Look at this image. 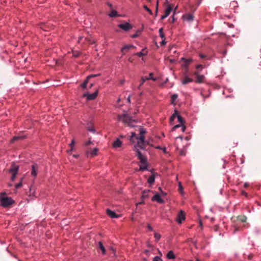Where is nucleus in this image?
<instances>
[{"label": "nucleus", "mask_w": 261, "mask_h": 261, "mask_svg": "<svg viewBox=\"0 0 261 261\" xmlns=\"http://www.w3.org/2000/svg\"><path fill=\"white\" fill-rule=\"evenodd\" d=\"M0 202L2 206L7 207L13 204L14 201L11 197L7 196L6 193L4 192L0 194Z\"/></svg>", "instance_id": "1"}, {"label": "nucleus", "mask_w": 261, "mask_h": 261, "mask_svg": "<svg viewBox=\"0 0 261 261\" xmlns=\"http://www.w3.org/2000/svg\"><path fill=\"white\" fill-rule=\"evenodd\" d=\"M118 120L122 122L123 123L127 124L128 125L131 127H134L136 126L132 124L133 122H136L135 120L133 119L132 116H130L126 114H123L118 116Z\"/></svg>", "instance_id": "2"}, {"label": "nucleus", "mask_w": 261, "mask_h": 261, "mask_svg": "<svg viewBox=\"0 0 261 261\" xmlns=\"http://www.w3.org/2000/svg\"><path fill=\"white\" fill-rule=\"evenodd\" d=\"M137 142L134 145V147H139V148L141 150H145L146 149V140L145 138L144 135H140L137 137Z\"/></svg>", "instance_id": "3"}, {"label": "nucleus", "mask_w": 261, "mask_h": 261, "mask_svg": "<svg viewBox=\"0 0 261 261\" xmlns=\"http://www.w3.org/2000/svg\"><path fill=\"white\" fill-rule=\"evenodd\" d=\"M140 149L139 147H135V150L136 152V155L138 157L142 164H145L147 162V158L142 154Z\"/></svg>", "instance_id": "4"}, {"label": "nucleus", "mask_w": 261, "mask_h": 261, "mask_svg": "<svg viewBox=\"0 0 261 261\" xmlns=\"http://www.w3.org/2000/svg\"><path fill=\"white\" fill-rule=\"evenodd\" d=\"M19 167L18 165H16L14 163H13L11 165V168L9 169V171L12 173L11 180H13L16 177V176L18 173Z\"/></svg>", "instance_id": "5"}, {"label": "nucleus", "mask_w": 261, "mask_h": 261, "mask_svg": "<svg viewBox=\"0 0 261 261\" xmlns=\"http://www.w3.org/2000/svg\"><path fill=\"white\" fill-rule=\"evenodd\" d=\"M98 91H95L93 93H86L83 95V97H86L87 100H91L94 99L97 96Z\"/></svg>", "instance_id": "6"}, {"label": "nucleus", "mask_w": 261, "mask_h": 261, "mask_svg": "<svg viewBox=\"0 0 261 261\" xmlns=\"http://www.w3.org/2000/svg\"><path fill=\"white\" fill-rule=\"evenodd\" d=\"M118 27L125 32H127L133 28L132 25L128 22H125L124 23L119 24Z\"/></svg>", "instance_id": "7"}, {"label": "nucleus", "mask_w": 261, "mask_h": 261, "mask_svg": "<svg viewBox=\"0 0 261 261\" xmlns=\"http://www.w3.org/2000/svg\"><path fill=\"white\" fill-rule=\"evenodd\" d=\"M172 10V8L171 5H169L166 8L165 11V14L164 15H162L161 17V19L163 20L167 17L170 14Z\"/></svg>", "instance_id": "8"}, {"label": "nucleus", "mask_w": 261, "mask_h": 261, "mask_svg": "<svg viewBox=\"0 0 261 261\" xmlns=\"http://www.w3.org/2000/svg\"><path fill=\"white\" fill-rule=\"evenodd\" d=\"M185 220V215L184 212L182 210L180 211L176 221L178 224H180Z\"/></svg>", "instance_id": "9"}, {"label": "nucleus", "mask_w": 261, "mask_h": 261, "mask_svg": "<svg viewBox=\"0 0 261 261\" xmlns=\"http://www.w3.org/2000/svg\"><path fill=\"white\" fill-rule=\"evenodd\" d=\"M151 200L153 201H156L159 203H164V200L161 198V196L159 194L157 193L155 194L152 198Z\"/></svg>", "instance_id": "10"}, {"label": "nucleus", "mask_w": 261, "mask_h": 261, "mask_svg": "<svg viewBox=\"0 0 261 261\" xmlns=\"http://www.w3.org/2000/svg\"><path fill=\"white\" fill-rule=\"evenodd\" d=\"M38 169V166L37 164H33L32 165V171H31V175L33 176L34 178H36L37 175V171Z\"/></svg>", "instance_id": "11"}, {"label": "nucleus", "mask_w": 261, "mask_h": 261, "mask_svg": "<svg viewBox=\"0 0 261 261\" xmlns=\"http://www.w3.org/2000/svg\"><path fill=\"white\" fill-rule=\"evenodd\" d=\"M194 74L196 76V82L199 84L202 83L204 79V76L203 75H200L198 71L195 72Z\"/></svg>", "instance_id": "12"}, {"label": "nucleus", "mask_w": 261, "mask_h": 261, "mask_svg": "<svg viewBox=\"0 0 261 261\" xmlns=\"http://www.w3.org/2000/svg\"><path fill=\"white\" fill-rule=\"evenodd\" d=\"M192 82H193V79L188 77L187 73H185L184 74V78L181 81V84L182 85H186V84L191 83Z\"/></svg>", "instance_id": "13"}, {"label": "nucleus", "mask_w": 261, "mask_h": 261, "mask_svg": "<svg viewBox=\"0 0 261 261\" xmlns=\"http://www.w3.org/2000/svg\"><path fill=\"white\" fill-rule=\"evenodd\" d=\"M97 151H98L97 148H94L92 150H88L86 152L87 156L88 157H89V156H93L96 155L97 153Z\"/></svg>", "instance_id": "14"}, {"label": "nucleus", "mask_w": 261, "mask_h": 261, "mask_svg": "<svg viewBox=\"0 0 261 261\" xmlns=\"http://www.w3.org/2000/svg\"><path fill=\"white\" fill-rule=\"evenodd\" d=\"M230 7L231 9L233 10L234 12L236 13L238 8V2L236 1H233L231 2L230 3Z\"/></svg>", "instance_id": "15"}, {"label": "nucleus", "mask_w": 261, "mask_h": 261, "mask_svg": "<svg viewBox=\"0 0 261 261\" xmlns=\"http://www.w3.org/2000/svg\"><path fill=\"white\" fill-rule=\"evenodd\" d=\"M107 214L112 218H117L119 217V216L117 215L115 212L111 211L110 209L107 210Z\"/></svg>", "instance_id": "16"}, {"label": "nucleus", "mask_w": 261, "mask_h": 261, "mask_svg": "<svg viewBox=\"0 0 261 261\" xmlns=\"http://www.w3.org/2000/svg\"><path fill=\"white\" fill-rule=\"evenodd\" d=\"M181 60L184 62L183 66L185 67H187L190 63L192 61V58L186 59L184 57L181 58Z\"/></svg>", "instance_id": "17"}, {"label": "nucleus", "mask_w": 261, "mask_h": 261, "mask_svg": "<svg viewBox=\"0 0 261 261\" xmlns=\"http://www.w3.org/2000/svg\"><path fill=\"white\" fill-rule=\"evenodd\" d=\"M182 18L184 20H186L187 21H191L193 20L194 16L192 14H188L184 15Z\"/></svg>", "instance_id": "18"}, {"label": "nucleus", "mask_w": 261, "mask_h": 261, "mask_svg": "<svg viewBox=\"0 0 261 261\" xmlns=\"http://www.w3.org/2000/svg\"><path fill=\"white\" fill-rule=\"evenodd\" d=\"M151 191L150 190H145L142 192V194L141 195V199L144 200L145 199L148 198L149 197V193Z\"/></svg>", "instance_id": "19"}, {"label": "nucleus", "mask_w": 261, "mask_h": 261, "mask_svg": "<svg viewBox=\"0 0 261 261\" xmlns=\"http://www.w3.org/2000/svg\"><path fill=\"white\" fill-rule=\"evenodd\" d=\"M122 144V141H121L118 138H117L113 143L112 146L114 148H117L120 147Z\"/></svg>", "instance_id": "20"}, {"label": "nucleus", "mask_w": 261, "mask_h": 261, "mask_svg": "<svg viewBox=\"0 0 261 261\" xmlns=\"http://www.w3.org/2000/svg\"><path fill=\"white\" fill-rule=\"evenodd\" d=\"M135 46L132 44H129V45H126L125 46H124L121 49V51L122 52H123V55H124L125 54L124 51L125 50H129V49H130L131 48H135Z\"/></svg>", "instance_id": "21"}, {"label": "nucleus", "mask_w": 261, "mask_h": 261, "mask_svg": "<svg viewBox=\"0 0 261 261\" xmlns=\"http://www.w3.org/2000/svg\"><path fill=\"white\" fill-rule=\"evenodd\" d=\"M166 256L167 258L169 259H173L176 257L175 255L174 254L173 251L172 250L169 251Z\"/></svg>", "instance_id": "22"}, {"label": "nucleus", "mask_w": 261, "mask_h": 261, "mask_svg": "<svg viewBox=\"0 0 261 261\" xmlns=\"http://www.w3.org/2000/svg\"><path fill=\"white\" fill-rule=\"evenodd\" d=\"M147 54V51L146 50V48H143L140 52L136 53V55L138 57L145 56Z\"/></svg>", "instance_id": "23"}, {"label": "nucleus", "mask_w": 261, "mask_h": 261, "mask_svg": "<svg viewBox=\"0 0 261 261\" xmlns=\"http://www.w3.org/2000/svg\"><path fill=\"white\" fill-rule=\"evenodd\" d=\"M98 247L99 248V249L101 250V251L102 252V254L103 255L105 254H106V249H105L104 246L103 245L102 242H99L98 243Z\"/></svg>", "instance_id": "24"}, {"label": "nucleus", "mask_w": 261, "mask_h": 261, "mask_svg": "<svg viewBox=\"0 0 261 261\" xmlns=\"http://www.w3.org/2000/svg\"><path fill=\"white\" fill-rule=\"evenodd\" d=\"M155 181V176L154 175H151L147 179V182L148 184L151 185L154 183Z\"/></svg>", "instance_id": "25"}, {"label": "nucleus", "mask_w": 261, "mask_h": 261, "mask_svg": "<svg viewBox=\"0 0 261 261\" xmlns=\"http://www.w3.org/2000/svg\"><path fill=\"white\" fill-rule=\"evenodd\" d=\"M139 128V135H144V134L146 133V129H145L144 128H143L142 126H139L138 127Z\"/></svg>", "instance_id": "26"}, {"label": "nucleus", "mask_w": 261, "mask_h": 261, "mask_svg": "<svg viewBox=\"0 0 261 261\" xmlns=\"http://www.w3.org/2000/svg\"><path fill=\"white\" fill-rule=\"evenodd\" d=\"M176 117L178 119V121L179 122V124L182 125L184 123V119L178 113H177V116Z\"/></svg>", "instance_id": "27"}, {"label": "nucleus", "mask_w": 261, "mask_h": 261, "mask_svg": "<svg viewBox=\"0 0 261 261\" xmlns=\"http://www.w3.org/2000/svg\"><path fill=\"white\" fill-rule=\"evenodd\" d=\"M89 82V79L87 77L84 82L81 84V86L83 89H86L87 86Z\"/></svg>", "instance_id": "28"}, {"label": "nucleus", "mask_w": 261, "mask_h": 261, "mask_svg": "<svg viewBox=\"0 0 261 261\" xmlns=\"http://www.w3.org/2000/svg\"><path fill=\"white\" fill-rule=\"evenodd\" d=\"M108 15L110 17H115V16H119V15L118 14V13L117 11H115V10H113Z\"/></svg>", "instance_id": "29"}, {"label": "nucleus", "mask_w": 261, "mask_h": 261, "mask_svg": "<svg viewBox=\"0 0 261 261\" xmlns=\"http://www.w3.org/2000/svg\"><path fill=\"white\" fill-rule=\"evenodd\" d=\"M147 167H148V165H147V163L146 162V163L145 164H143L142 166H140L139 170L142 171L147 170Z\"/></svg>", "instance_id": "30"}, {"label": "nucleus", "mask_w": 261, "mask_h": 261, "mask_svg": "<svg viewBox=\"0 0 261 261\" xmlns=\"http://www.w3.org/2000/svg\"><path fill=\"white\" fill-rule=\"evenodd\" d=\"M177 111L176 110H175V113L171 116L170 118V122H173L176 118H177Z\"/></svg>", "instance_id": "31"}, {"label": "nucleus", "mask_w": 261, "mask_h": 261, "mask_svg": "<svg viewBox=\"0 0 261 261\" xmlns=\"http://www.w3.org/2000/svg\"><path fill=\"white\" fill-rule=\"evenodd\" d=\"M152 75H153V73H150L149 74V76L148 77H145V80H146L147 81V80H151L152 81H155L156 79L153 77Z\"/></svg>", "instance_id": "32"}, {"label": "nucleus", "mask_w": 261, "mask_h": 261, "mask_svg": "<svg viewBox=\"0 0 261 261\" xmlns=\"http://www.w3.org/2000/svg\"><path fill=\"white\" fill-rule=\"evenodd\" d=\"M154 237L156 242H158L161 238V235L157 232L154 233Z\"/></svg>", "instance_id": "33"}, {"label": "nucleus", "mask_w": 261, "mask_h": 261, "mask_svg": "<svg viewBox=\"0 0 261 261\" xmlns=\"http://www.w3.org/2000/svg\"><path fill=\"white\" fill-rule=\"evenodd\" d=\"M163 28H160V29H159V34H160V37L161 38H162V39H163V38H165V35H164V33H163Z\"/></svg>", "instance_id": "34"}, {"label": "nucleus", "mask_w": 261, "mask_h": 261, "mask_svg": "<svg viewBox=\"0 0 261 261\" xmlns=\"http://www.w3.org/2000/svg\"><path fill=\"white\" fill-rule=\"evenodd\" d=\"M85 40L87 41V42H88V43L89 44H94L95 43L94 40L93 39L91 38H85Z\"/></svg>", "instance_id": "35"}, {"label": "nucleus", "mask_w": 261, "mask_h": 261, "mask_svg": "<svg viewBox=\"0 0 261 261\" xmlns=\"http://www.w3.org/2000/svg\"><path fill=\"white\" fill-rule=\"evenodd\" d=\"M140 33H141V31L139 30H137L134 34H133L131 36V37L133 38H136L140 35Z\"/></svg>", "instance_id": "36"}, {"label": "nucleus", "mask_w": 261, "mask_h": 261, "mask_svg": "<svg viewBox=\"0 0 261 261\" xmlns=\"http://www.w3.org/2000/svg\"><path fill=\"white\" fill-rule=\"evenodd\" d=\"M81 53L79 51H77V50H75V51H72V54H73V56L74 57H78L80 55Z\"/></svg>", "instance_id": "37"}, {"label": "nucleus", "mask_w": 261, "mask_h": 261, "mask_svg": "<svg viewBox=\"0 0 261 261\" xmlns=\"http://www.w3.org/2000/svg\"><path fill=\"white\" fill-rule=\"evenodd\" d=\"M147 81L145 80V77H142L141 78V82L140 83V85H139L138 88L140 89L141 88V86L144 84V83Z\"/></svg>", "instance_id": "38"}, {"label": "nucleus", "mask_w": 261, "mask_h": 261, "mask_svg": "<svg viewBox=\"0 0 261 261\" xmlns=\"http://www.w3.org/2000/svg\"><path fill=\"white\" fill-rule=\"evenodd\" d=\"M178 95L177 94H174L171 96V99L172 101V102H173L174 101H175L177 98Z\"/></svg>", "instance_id": "39"}, {"label": "nucleus", "mask_w": 261, "mask_h": 261, "mask_svg": "<svg viewBox=\"0 0 261 261\" xmlns=\"http://www.w3.org/2000/svg\"><path fill=\"white\" fill-rule=\"evenodd\" d=\"M143 8L146 10V11H147L150 15H152V11H151V10L150 9H149L147 6L146 5H144L143 6Z\"/></svg>", "instance_id": "40"}, {"label": "nucleus", "mask_w": 261, "mask_h": 261, "mask_svg": "<svg viewBox=\"0 0 261 261\" xmlns=\"http://www.w3.org/2000/svg\"><path fill=\"white\" fill-rule=\"evenodd\" d=\"M136 136V133H135V132H132V133H131V135H130V137H129V140H130V141H134L133 140V138L134 137H135Z\"/></svg>", "instance_id": "41"}, {"label": "nucleus", "mask_w": 261, "mask_h": 261, "mask_svg": "<svg viewBox=\"0 0 261 261\" xmlns=\"http://www.w3.org/2000/svg\"><path fill=\"white\" fill-rule=\"evenodd\" d=\"M152 261H163V259L159 256H155Z\"/></svg>", "instance_id": "42"}, {"label": "nucleus", "mask_w": 261, "mask_h": 261, "mask_svg": "<svg viewBox=\"0 0 261 261\" xmlns=\"http://www.w3.org/2000/svg\"><path fill=\"white\" fill-rule=\"evenodd\" d=\"M100 75V74H90L88 75L87 77L89 80V79L91 77H97Z\"/></svg>", "instance_id": "43"}, {"label": "nucleus", "mask_w": 261, "mask_h": 261, "mask_svg": "<svg viewBox=\"0 0 261 261\" xmlns=\"http://www.w3.org/2000/svg\"><path fill=\"white\" fill-rule=\"evenodd\" d=\"M181 124H177V125H175V126H174L173 127H172V130L173 131H174L176 130V129H177V128L178 127H181Z\"/></svg>", "instance_id": "44"}, {"label": "nucleus", "mask_w": 261, "mask_h": 261, "mask_svg": "<svg viewBox=\"0 0 261 261\" xmlns=\"http://www.w3.org/2000/svg\"><path fill=\"white\" fill-rule=\"evenodd\" d=\"M22 185V182L21 181H20L19 182H18V184H16L15 187L16 189H18L20 187H21Z\"/></svg>", "instance_id": "45"}, {"label": "nucleus", "mask_w": 261, "mask_h": 261, "mask_svg": "<svg viewBox=\"0 0 261 261\" xmlns=\"http://www.w3.org/2000/svg\"><path fill=\"white\" fill-rule=\"evenodd\" d=\"M74 143H75V141H74V139H72L70 142V143L69 144V146L70 147H74Z\"/></svg>", "instance_id": "46"}, {"label": "nucleus", "mask_w": 261, "mask_h": 261, "mask_svg": "<svg viewBox=\"0 0 261 261\" xmlns=\"http://www.w3.org/2000/svg\"><path fill=\"white\" fill-rule=\"evenodd\" d=\"M166 43V42L165 41V38H163L162 41L160 42V44L161 45H164Z\"/></svg>", "instance_id": "47"}, {"label": "nucleus", "mask_w": 261, "mask_h": 261, "mask_svg": "<svg viewBox=\"0 0 261 261\" xmlns=\"http://www.w3.org/2000/svg\"><path fill=\"white\" fill-rule=\"evenodd\" d=\"M159 190L161 191V194L163 196H166L167 195L166 193V192H164L162 191V189L161 187L159 188Z\"/></svg>", "instance_id": "48"}, {"label": "nucleus", "mask_w": 261, "mask_h": 261, "mask_svg": "<svg viewBox=\"0 0 261 261\" xmlns=\"http://www.w3.org/2000/svg\"><path fill=\"white\" fill-rule=\"evenodd\" d=\"M178 185H179V190H180V191H181V193H182V192H183V188H182V186H181V182H179L178 183Z\"/></svg>", "instance_id": "49"}, {"label": "nucleus", "mask_w": 261, "mask_h": 261, "mask_svg": "<svg viewBox=\"0 0 261 261\" xmlns=\"http://www.w3.org/2000/svg\"><path fill=\"white\" fill-rule=\"evenodd\" d=\"M181 131H182V132H184L186 130V126L184 125V124H183L181 125Z\"/></svg>", "instance_id": "50"}, {"label": "nucleus", "mask_w": 261, "mask_h": 261, "mask_svg": "<svg viewBox=\"0 0 261 261\" xmlns=\"http://www.w3.org/2000/svg\"><path fill=\"white\" fill-rule=\"evenodd\" d=\"M147 228H148L149 230H150V231H152V230H153V228H152V226H151L149 224H148L147 225Z\"/></svg>", "instance_id": "51"}, {"label": "nucleus", "mask_w": 261, "mask_h": 261, "mask_svg": "<svg viewBox=\"0 0 261 261\" xmlns=\"http://www.w3.org/2000/svg\"><path fill=\"white\" fill-rule=\"evenodd\" d=\"M130 98H131V95H129L127 98V101L128 103H130Z\"/></svg>", "instance_id": "52"}, {"label": "nucleus", "mask_w": 261, "mask_h": 261, "mask_svg": "<svg viewBox=\"0 0 261 261\" xmlns=\"http://www.w3.org/2000/svg\"><path fill=\"white\" fill-rule=\"evenodd\" d=\"M92 143V142L91 140H88V141L86 142L85 144V145H88L89 144Z\"/></svg>", "instance_id": "53"}, {"label": "nucleus", "mask_w": 261, "mask_h": 261, "mask_svg": "<svg viewBox=\"0 0 261 261\" xmlns=\"http://www.w3.org/2000/svg\"><path fill=\"white\" fill-rule=\"evenodd\" d=\"M83 39H84V37L83 36L79 37L78 39V43H80V42L82 41Z\"/></svg>", "instance_id": "54"}, {"label": "nucleus", "mask_w": 261, "mask_h": 261, "mask_svg": "<svg viewBox=\"0 0 261 261\" xmlns=\"http://www.w3.org/2000/svg\"><path fill=\"white\" fill-rule=\"evenodd\" d=\"M202 66L201 65V64H199V65H197L196 66V68L197 69H199V68H202Z\"/></svg>", "instance_id": "55"}, {"label": "nucleus", "mask_w": 261, "mask_h": 261, "mask_svg": "<svg viewBox=\"0 0 261 261\" xmlns=\"http://www.w3.org/2000/svg\"><path fill=\"white\" fill-rule=\"evenodd\" d=\"M88 130H89V131H90V132H93V133H95V130L93 128H88Z\"/></svg>", "instance_id": "56"}, {"label": "nucleus", "mask_w": 261, "mask_h": 261, "mask_svg": "<svg viewBox=\"0 0 261 261\" xmlns=\"http://www.w3.org/2000/svg\"><path fill=\"white\" fill-rule=\"evenodd\" d=\"M242 194L243 195H244V196H246V197H247V195H248L247 193H246V192H245V191H242Z\"/></svg>", "instance_id": "57"}, {"label": "nucleus", "mask_w": 261, "mask_h": 261, "mask_svg": "<svg viewBox=\"0 0 261 261\" xmlns=\"http://www.w3.org/2000/svg\"><path fill=\"white\" fill-rule=\"evenodd\" d=\"M158 3H159V1H158L157 2H156V14H157L158 13Z\"/></svg>", "instance_id": "58"}, {"label": "nucleus", "mask_w": 261, "mask_h": 261, "mask_svg": "<svg viewBox=\"0 0 261 261\" xmlns=\"http://www.w3.org/2000/svg\"><path fill=\"white\" fill-rule=\"evenodd\" d=\"M163 150V151L164 152H166V147H162V149Z\"/></svg>", "instance_id": "59"}, {"label": "nucleus", "mask_w": 261, "mask_h": 261, "mask_svg": "<svg viewBox=\"0 0 261 261\" xmlns=\"http://www.w3.org/2000/svg\"><path fill=\"white\" fill-rule=\"evenodd\" d=\"M19 138H20L19 137H13V140H17V139Z\"/></svg>", "instance_id": "60"}, {"label": "nucleus", "mask_w": 261, "mask_h": 261, "mask_svg": "<svg viewBox=\"0 0 261 261\" xmlns=\"http://www.w3.org/2000/svg\"><path fill=\"white\" fill-rule=\"evenodd\" d=\"M79 155L78 154H73V156L75 158H77L79 157Z\"/></svg>", "instance_id": "61"}, {"label": "nucleus", "mask_w": 261, "mask_h": 261, "mask_svg": "<svg viewBox=\"0 0 261 261\" xmlns=\"http://www.w3.org/2000/svg\"><path fill=\"white\" fill-rule=\"evenodd\" d=\"M200 57L201 58H204V57H205V55H202V54H200Z\"/></svg>", "instance_id": "62"}, {"label": "nucleus", "mask_w": 261, "mask_h": 261, "mask_svg": "<svg viewBox=\"0 0 261 261\" xmlns=\"http://www.w3.org/2000/svg\"><path fill=\"white\" fill-rule=\"evenodd\" d=\"M162 147H161V146H156V147H155V148H156V149H162Z\"/></svg>", "instance_id": "63"}, {"label": "nucleus", "mask_w": 261, "mask_h": 261, "mask_svg": "<svg viewBox=\"0 0 261 261\" xmlns=\"http://www.w3.org/2000/svg\"><path fill=\"white\" fill-rule=\"evenodd\" d=\"M108 5L110 7L112 8V5L110 3H108Z\"/></svg>", "instance_id": "64"}]
</instances>
